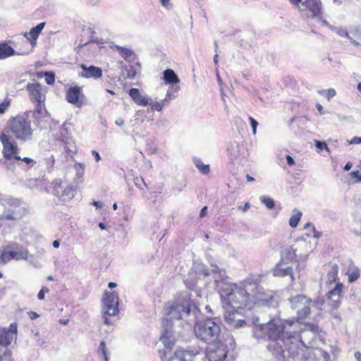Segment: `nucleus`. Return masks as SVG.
I'll use <instances>...</instances> for the list:
<instances>
[{"mask_svg":"<svg viewBox=\"0 0 361 361\" xmlns=\"http://www.w3.org/2000/svg\"><path fill=\"white\" fill-rule=\"evenodd\" d=\"M257 288L252 277H247L239 283H223L219 294L224 304L234 310H252V291Z\"/></svg>","mask_w":361,"mask_h":361,"instance_id":"1","label":"nucleus"},{"mask_svg":"<svg viewBox=\"0 0 361 361\" xmlns=\"http://www.w3.org/2000/svg\"><path fill=\"white\" fill-rule=\"evenodd\" d=\"M193 331L200 341L206 343H213L218 339L221 328L213 319L206 318L195 322Z\"/></svg>","mask_w":361,"mask_h":361,"instance_id":"2","label":"nucleus"},{"mask_svg":"<svg viewBox=\"0 0 361 361\" xmlns=\"http://www.w3.org/2000/svg\"><path fill=\"white\" fill-rule=\"evenodd\" d=\"M8 128L17 140L27 142L32 139L33 130L31 121L25 116L17 115L10 118Z\"/></svg>","mask_w":361,"mask_h":361,"instance_id":"3","label":"nucleus"},{"mask_svg":"<svg viewBox=\"0 0 361 361\" xmlns=\"http://www.w3.org/2000/svg\"><path fill=\"white\" fill-rule=\"evenodd\" d=\"M290 302L291 307L298 310L296 322H302L310 314L311 299L303 295H298L291 298Z\"/></svg>","mask_w":361,"mask_h":361,"instance_id":"4","label":"nucleus"},{"mask_svg":"<svg viewBox=\"0 0 361 361\" xmlns=\"http://www.w3.org/2000/svg\"><path fill=\"white\" fill-rule=\"evenodd\" d=\"M104 306V324L109 325L111 322L107 316H115L118 313V295L115 291H105L102 298Z\"/></svg>","mask_w":361,"mask_h":361,"instance_id":"5","label":"nucleus"},{"mask_svg":"<svg viewBox=\"0 0 361 361\" xmlns=\"http://www.w3.org/2000/svg\"><path fill=\"white\" fill-rule=\"evenodd\" d=\"M190 309L184 303L175 301L171 303H167L164 307L165 319L164 322L168 325L169 322L173 320H179L182 319L183 314H189Z\"/></svg>","mask_w":361,"mask_h":361,"instance_id":"6","label":"nucleus"},{"mask_svg":"<svg viewBox=\"0 0 361 361\" xmlns=\"http://www.w3.org/2000/svg\"><path fill=\"white\" fill-rule=\"evenodd\" d=\"M0 141L3 146V157L6 160L21 159V157L18 156L19 148L16 142L9 135L1 133L0 134Z\"/></svg>","mask_w":361,"mask_h":361,"instance_id":"7","label":"nucleus"},{"mask_svg":"<svg viewBox=\"0 0 361 361\" xmlns=\"http://www.w3.org/2000/svg\"><path fill=\"white\" fill-rule=\"evenodd\" d=\"M66 100L68 103L77 108H81L86 101V97L82 87L78 85H71L66 91Z\"/></svg>","mask_w":361,"mask_h":361,"instance_id":"8","label":"nucleus"},{"mask_svg":"<svg viewBox=\"0 0 361 361\" xmlns=\"http://www.w3.org/2000/svg\"><path fill=\"white\" fill-rule=\"evenodd\" d=\"M340 37L343 39L340 40V45H342L343 50L350 51V44L361 48V32L358 30L347 31L340 29Z\"/></svg>","mask_w":361,"mask_h":361,"instance_id":"9","label":"nucleus"},{"mask_svg":"<svg viewBox=\"0 0 361 361\" xmlns=\"http://www.w3.org/2000/svg\"><path fill=\"white\" fill-rule=\"evenodd\" d=\"M254 281L257 283V288L252 291L251 297L252 298V309L255 306H267L270 307L274 301V296L262 290L259 286V280L254 279Z\"/></svg>","mask_w":361,"mask_h":361,"instance_id":"10","label":"nucleus"},{"mask_svg":"<svg viewBox=\"0 0 361 361\" xmlns=\"http://www.w3.org/2000/svg\"><path fill=\"white\" fill-rule=\"evenodd\" d=\"M27 253L20 249L18 244L13 243L4 247L1 255L0 259L3 263H7L11 259H26Z\"/></svg>","mask_w":361,"mask_h":361,"instance_id":"11","label":"nucleus"},{"mask_svg":"<svg viewBox=\"0 0 361 361\" xmlns=\"http://www.w3.org/2000/svg\"><path fill=\"white\" fill-rule=\"evenodd\" d=\"M284 329V325L281 322L276 320H271L262 327V330L267 334L269 339L272 341H277L281 338L283 335Z\"/></svg>","mask_w":361,"mask_h":361,"instance_id":"12","label":"nucleus"},{"mask_svg":"<svg viewBox=\"0 0 361 361\" xmlns=\"http://www.w3.org/2000/svg\"><path fill=\"white\" fill-rule=\"evenodd\" d=\"M227 346L221 342H216L214 346L207 350V361H224L227 356Z\"/></svg>","mask_w":361,"mask_h":361,"instance_id":"13","label":"nucleus"},{"mask_svg":"<svg viewBox=\"0 0 361 361\" xmlns=\"http://www.w3.org/2000/svg\"><path fill=\"white\" fill-rule=\"evenodd\" d=\"M169 361H207V359L198 353L178 349L175 351Z\"/></svg>","mask_w":361,"mask_h":361,"instance_id":"14","label":"nucleus"},{"mask_svg":"<svg viewBox=\"0 0 361 361\" xmlns=\"http://www.w3.org/2000/svg\"><path fill=\"white\" fill-rule=\"evenodd\" d=\"M18 326L16 323L10 324L8 329L0 327V345L7 348L16 338Z\"/></svg>","mask_w":361,"mask_h":361,"instance_id":"15","label":"nucleus"},{"mask_svg":"<svg viewBox=\"0 0 361 361\" xmlns=\"http://www.w3.org/2000/svg\"><path fill=\"white\" fill-rule=\"evenodd\" d=\"M331 284H334L333 288L326 293V298L328 300L336 302L338 299V281L337 280V270L334 268L329 273L327 285L330 286Z\"/></svg>","mask_w":361,"mask_h":361,"instance_id":"16","label":"nucleus"},{"mask_svg":"<svg viewBox=\"0 0 361 361\" xmlns=\"http://www.w3.org/2000/svg\"><path fill=\"white\" fill-rule=\"evenodd\" d=\"M300 9L309 11L312 17H319L322 14V3L320 0H304Z\"/></svg>","mask_w":361,"mask_h":361,"instance_id":"17","label":"nucleus"},{"mask_svg":"<svg viewBox=\"0 0 361 361\" xmlns=\"http://www.w3.org/2000/svg\"><path fill=\"white\" fill-rule=\"evenodd\" d=\"M80 67L82 69V72L80 73V76L83 78H93L97 80L102 78V69L99 67L92 65L87 66L83 63L80 64Z\"/></svg>","mask_w":361,"mask_h":361,"instance_id":"18","label":"nucleus"},{"mask_svg":"<svg viewBox=\"0 0 361 361\" xmlns=\"http://www.w3.org/2000/svg\"><path fill=\"white\" fill-rule=\"evenodd\" d=\"M45 26V23H40L35 27H32L30 32H25L23 36L27 39V41L30 43L32 47H35L37 44V40L42 30Z\"/></svg>","mask_w":361,"mask_h":361,"instance_id":"19","label":"nucleus"},{"mask_svg":"<svg viewBox=\"0 0 361 361\" xmlns=\"http://www.w3.org/2000/svg\"><path fill=\"white\" fill-rule=\"evenodd\" d=\"M286 264L279 262L273 269V275L276 277H285L290 276L293 279V272L292 267H284Z\"/></svg>","mask_w":361,"mask_h":361,"instance_id":"20","label":"nucleus"},{"mask_svg":"<svg viewBox=\"0 0 361 361\" xmlns=\"http://www.w3.org/2000/svg\"><path fill=\"white\" fill-rule=\"evenodd\" d=\"M26 90L28 91L30 99L32 102L42 99V87L39 83H28L26 85Z\"/></svg>","mask_w":361,"mask_h":361,"instance_id":"21","label":"nucleus"},{"mask_svg":"<svg viewBox=\"0 0 361 361\" xmlns=\"http://www.w3.org/2000/svg\"><path fill=\"white\" fill-rule=\"evenodd\" d=\"M295 261H296L295 250L290 246L282 247L281 250V259L279 262L288 264Z\"/></svg>","mask_w":361,"mask_h":361,"instance_id":"22","label":"nucleus"},{"mask_svg":"<svg viewBox=\"0 0 361 361\" xmlns=\"http://www.w3.org/2000/svg\"><path fill=\"white\" fill-rule=\"evenodd\" d=\"M129 95L138 106H145L149 104V99L147 97H142L137 88H131L129 90Z\"/></svg>","mask_w":361,"mask_h":361,"instance_id":"23","label":"nucleus"},{"mask_svg":"<svg viewBox=\"0 0 361 361\" xmlns=\"http://www.w3.org/2000/svg\"><path fill=\"white\" fill-rule=\"evenodd\" d=\"M16 54L15 50L6 42L0 43V60L6 59Z\"/></svg>","mask_w":361,"mask_h":361,"instance_id":"24","label":"nucleus"},{"mask_svg":"<svg viewBox=\"0 0 361 361\" xmlns=\"http://www.w3.org/2000/svg\"><path fill=\"white\" fill-rule=\"evenodd\" d=\"M345 275L348 276V280L350 283H353L358 279L360 277V271L357 267L355 266L351 262L345 271Z\"/></svg>","mask_w":361,"mask_h":361,"instance_id":"25","label":"nucleus"},{"mask_svg":"<svg viewBox=\"0 0 361 361\" xmlns=\"http://www.w3.org/2000/svg\"><path fill=\"white\" fill-rule=\"evenodd\" d=\"M164 80L166 84H177L180 82V80L172 69H166L164 71Z\"/></svg>","mask_w":361,"mask_h":361,"instance_id":"26","label":"nucleus"},{"mask_svg":"<svg viewBox=\"0 0 361 361\" xmlns=\"http://www.w3.org/2000/svg\"><path fill=\"white\" fill-rule=\"evenodd\" d=\"M73 197L74 192L73 187L71 185H66L58 197L61 201L65 202L72 200Z\"/></svg>","mask_w":361,"mask_h":361,"instance_id":"27","label":"nucleus"},{"mask_svg":"<svg viewBox=\"0 0 361 361\" xmlns=\"http://www.w3.org/2000/svg\"><path fill=\"white\" fill-rule=\"evenodd\" d=\"M160 340L163 343L165 348L169 350H171L174 345V341L171 338V336L168 331H164V333L161 335Z\"/></svg>","mask_w":361,"mask_h":361,"instance_id":"28","label":"nucleus"},{"mask_svg":"<svg viewBox=\"0 0 361 361\" xmlns=\"http://www.w3.org/2000/svg\"><path fill=\"white\" fill-rule=\"evenodd\" d=\"M293 212L294 214L290 216L289 219V225L291 228L297 227L302 217L301 212L295 210Z\"/></svg>","mask_w":361,"mask_h":361,"instance_id":"29","label":"nucleus"},{"mask_svg":"<svg viewBox=\"0 0 361 361\" xmlns=\"http://www.w3.org/2000/svg\"><path fill=\"white\" fill-rule=\"evenodd\" d=\"M66 185H63V183L61 180H55L52 182V190L54 194L59 197L62 190L64 188Z\"/></svg>","mask_w":361,"mask_h":361,"instance_id":"30","label":"nucleus"},{"mask_svg":"<svg viewBox=\"0 0 361 361\" xmlns=\"http://www.w3.org/2000/svg\"><path fill=\"white\" fill-rule=\"evenodd\" d=\"M195 164L199 171L203 174H208L210 171V167L208 164H204L200 159L195 161Z\"/></svg>","mask_w":361,"mask_h":361,"instance_id":"31","label":"nucleus"},{"mask_svg":"<svg viewBox=\"0 0 361 361\" xmlns=\"http://www.w3.org/2000/svg\"><path fill=\"white\" fill-rule=\"evenodd\" d=\"M349 184L356 183L361 181V173L359 171H353L350 174Z\"/></svg>","mask_w":361,"mask_h":361,"instance_id":"32","label":"nucleus"},{"mask_svg":"<svg viewBox=\"0 0 361 361\" xmlns=\"http://www.w3.org/2000/svg\"><path fill=\"white\" fill-rule=\"evenodd\" d=\"M260 200L269 209H272L275 207V203H274V200H272L269 197L262 196L260 198Z\"/></svg>","mask_w":361,"mask_h":361,"instance_id":"33","label":"nucleus"},{"mask_svg":"<svg viewBox=\"0 0 361 361\" xmlns=\"http://www.w3.org/2000/svg\"><path fill=\"white\" fill-rule=\"evenodd\" d=\"M319 93L326 97L328 100L336 94V92L334 89L322 90L319 91Z\"/></svg>","mask_w":361,"mask_h":361,"instance_id":"34","label":"nucleus"},{"mask_svg":"<svg viewBox=\"0 0 361 361\" xmlns=\"http://www.w3.org/2000/svg\"><path fill=\"white\" fill-rule=\"evenodd\" d=\"M98 352H99V353H100L102 355L104 361H109V359L107 357L105 341H102L100 342Z\"/></svg>","mask_w":361,"mask_h":361,"instance_id":"35","label":"nucleus"},{"mask_svg":"<svg viewBox=\"0 0 361 361\" xmlns=\"http://www.w3.org/2000/svg\"><path fill=\"white\" fill-rule=\"evenodd\" d=\"M165 104V100H161L160 102H152L149 103V104L151 106V108L152 110H156L157 111H161L163 109V107Z\"/></svg>","mask_w":361,"mask_h":361,"instance_id":"36","label":"nucleus"},{"mask_svg":"<svg viewBox=\"0 0 361 361\" xmlns=\"http://www.w3.org/2000/svg\"><path fill=\"white\" fill-rule=\"evenodd\" d=\"M45 81L48 85H53L55 82V75L52 72H45L44 74Z\"/></svg>","mask_w":361,"mask_h":361,"instance_id":"37","label":"nucleus"},{"mask_svg":"<svg viewBox=\"0 0 361 361\" xmlns=\"http://www.w3.org/2000/svg\"><path fill=\"white\" fill-rule=\"evenodd\" d=\"M11 104V99L6 98L0 104V115L4 114Z\"/></svg>","mask_w":361,"mask_h":361,"instance_id":"38","label":"nucleus"},{"mask_svg":"<svg viewBox=\"0 0 361 361\" xmlns=\"http://www.w3.org/2000/svg\"><path fill=\"white\" fill-rule=\"evenodd\" d=\"M116 49L119 52V54H121L126 59L130 56L132 54V51L127 48L117 46Z\"/></svg>","mask_w":361,"mask_h":361,"instance_id":"39","label":"nucleus"},{"mask_svg":"<svg viewBox=\"0 0 361 361\" xmlns=\"http://www.w3.org/2000/svg\"><path fill=\"white\" fill-rule=\"evenodd\" d=\"M42 100L41 99L40 101L39 102H34L35 103V111L37 114H42V110H43V104H42Z\"/></svg>","mask_w":361,"mask_h":361,"instance_id":"40","label":"nucleus"},{"mask_svg":"<svg viewBox=\"0 0 361 361\" xmlns=\"http://www.w3.org/2000/svg\"><path fill=\"white\" fill-rule=\"evenodd\" d=\"M20 160L23 161V162H25L30 168L32 167L36 164V161L30 157L21 158Z\"/></svg>","mask_w":361,"mask_h":361,"instance_id":"41","label":"nucleus"},{"mask_svg":"<svg viewBox=\"0 0 361 361\" xmlns=\"http://www.w3.org/2000/svg\"><path fill=\"white\" fill-rule=\"evenodd\" d=\"M249 121H250V124L252 126L253 133L255 134L256 133L257 127L258 126V122L255 119H254L252 117H251V116L249 117Z\"/></svg>","mask_w":361,"mask_h":361,"instance_id":"42","label":"nucleus"},{"mask_svg":"<svg viewBox=\"0 0 361 361\" xmlns=\"http://www.w3.org/2000/svg\"><path fill=\"white\" fill-rule=\"evenodd\" d=\"M315 145L320 150L327 149V145L324 142L316 141Z\"/></svg>","mask_w":361,"mask_h":361,"instance_id":"43","label":"nucleus"},{"mask_svg":"<svg viewBox=\"0 0 361 361\" xmlns=\"http://www.w3.org/2000/svg\"><path fill=\"white\" fill-rule=\"evenodd\" d=\"M350 145H357L361 143V137H353L349 142Z\"/></svg>","mask_w":361,"mask_h":361,"instance_id":"44","label":"nucleus"},{"mask_svg":"<svg viewBox=\"0 0 361 361\" xmlns=\"http://www.w3.org/2000/svg\"><path fill=\"white\" fill-rule=\"evenodd\" d=\"M305 326H306V329H308L313 332H317L318 330V326L313 324H307L305 325Z\"/></svg>","mask_w":361,"mask_h":361,"instance_id":"45","label":"nucleus"},{"mask_svg":"<svg viewBox=\"0 0 361 361\" xmlns=\"http://www.w3.org/2000/svg\"><path fill=\"white\" fill-rule=\"evenodd\" d=\"M29 317L33 320L39 317V314L34 311H30L28 312Z\"/></svg>","mask_w":361,"mask_h":361,"instance_id":"46","label":"nucleus"},{"mask_svg":"<svg viewBox=\"0 0 361 361\" xmlns=\"http://www.w3.org/2000/svg\"><path fill=\"white\" fill-rule=\"evenodd\" d=\"M11 355V352L6 349L4 351L3 355H0V361H3L4 357H7V356L10 357Z\"/></svg>","mask_w":361,"mask_h":361,"instance_id":"47","label":"nucleus"},{"mask_svg":"<svg viewBox=\"0 0 361 361\" xmlns=\"http://www.w3.org/2000/svg\"><path fill=\"white\" fill-rule=\"evenodd\" d=\"M286 160H287V163H288V166H293L295 164V161L291 156L287 155Z\"/></svg>","mask_w":361,"mask_h":361,"instance_id":"48","label":"nucleus"},{"mask_svg":"<svg viewBox=\"0 0 361 361\" xmlns=\"http://www.w3.org/2000/svg\"><path fill=\"white\" fill-rule=\"evenodd\" d=\"M92 154L94 157L96 161L98 162L99 161H100V159H101L100 155L97 151L92 150Z\"/></svg>","mask_w":361,"mask_h":361,"instance_id":"49","label":"nucleus"},{"mask_svg":"<svg viewBox=\"0 0 361 361\" xmlns=\"http://www.w3.org/2000/svg\"><path fill=\"white\" fill-rule=\"evenodd\" d=\"M207 207L204 206L200 211V217L203 218L207 214Z\"/></svg>","mask_w":361,"mask_h":361,"instance_id":"50","label":"nucleus"},{"mask_svg":"<svg viewBox=\"0 0 361 361\" xmlns=\"http://www.w3.org/2000/svg\"><path fill=\"white\" fill-rule=\"evenodd\" d=\"M250 207V204L246 202L243 207H239L238 209L243 210V212H246Z\"/></svg>","mask_w":361,"mask_h":361,"instance_id":"51","label":"nucleus"},{"mask_svg":"<svg viewBox=\"0 0 361 361\" xmlns=\"http://www.w3.org/2000/svg\"><path fill=\"white\" fill-rule=\"evenodd\" d=\"M354 357L357 361H361V353L359 351H356L354 353Z\"/></svg>","mask_w":361,"mask_h":361,"instance_id":"52","label":"nucleus"},{"mask_svg":"<svg viewBox=\"0 0 361 361\" xmlns=\"http://www.w3.org/2000/svg\"><path fill=\"white\" fill-rule=\"evenodd\" d=\"M37 298L39 300H43L44 298V290L42 289L37 294Z\"/></svg>","mask_w":361,"mask_h":361,"instance_id":"53","label":"nucleus"},{"mask_svg":"<svg viewBox=\"0 0 361 361\" xmlns=\"http://www.w3.org/2000/svg\"><path fill=\"white\" fill-rule=\"evenodd\" d=\"M293 4L298 6L299 8L300 7V4H302V0H289Z\"/></svg>","mask_w":361,"mask_h":361,"instance_id":"54","label":"nucleus"},{"mask_svg":"<svg viewBox=\"0 0 361 361\" xmlns=\"http://www.w3.org/2000/svg\"><path fill=\"white\" fill-rule=\"evenodd\" d=\"M160 2L163 6L166 7L169 4L170 0H160Z\"/></svg>","mask_w":361,"mask_h":361,"instance_id":"55","label":"nucleus"},{"mask_svg":"<svg viewBox=\"0 0 361 361\" xmlns=\"http://www.w3.org/2000/svg\"><path fill=\"white\" fill-rule=\"evenodd\" d=\"M352 166H353L352 163H350V162H348V163L345 165V166H344V169H345V171H348V170H350V169L352 168Z\"/></svg>","mask_w":361,"mask_h":361,"instance_id":"56","label":"nucleus"},{"mask_svg":"<svg viewBox=\"0 0 361 361\" xmlns=\"http://www.w3.org/2000/svg\"><path fill=\"white\" fill-rule=\"evenodd\" d=\"M117 286V284L114 282H110L108 284V287L111 289L114 288Z\"/></svg>","mask_w":361,"mask_h":361,"instance_id":"57","label":"nucleus"},{"mask_svg":"<svg viewBox=\"0 0 361 361\" xmlns=\"http://www.w3.org/2000/svg\"><path fill=\"white\" fill-rule=\"evenodd\" d=\"M69 322L68 319H60L59 323L63 325H67Z\"/></svg>","mask_w":361,"mask_h":361,"instance_id":"58","label":"nucleus"},{"mask_svg":"<svg viewBox=\"0 0 361 361\" xmlns=\"http://www.w3.org/2000/svg\"><path fill=\"white\" fill-rule=\"evenodd\" d=\"M54 247L58 248L59 247L60 243L59 240H54L52 243Z\"/></svg>","mask_w":361,"mask_h":361,"instance_id":"59","label":"nucleus"},{"mask_svg":"<svg viewBox=\"0 0 361 361\" xmlns=\"http://www.w3.org/2000/svg\"><path fill=\"white\" fill-rule=\"evenodd\" d=\"M246 178H247V180L249 181V182H252V181H253L255 180L254 178H252L250 175H247L246 176Z\"/></svg>","mask_w":361,"mask_h":361,"instance_id":"60","label":"nucleus"},{"mask_svg":"<svg viewBox=\"0 0 361 361\" xmlns=\"http://www.w3.org/2000/svg\"><path fill=\"white\" fill-rule=\"evenodd\" d=\"M317 108L318 111H319L321 114H322V105H321L320 104H317Z\"/></svg>","mask_w":361,"mask_h":361,"instance_id":"61","label":"nucleus"},{"mask_svg":"<svg viewBox=\"0 0 361 361\" xmlns=\"http://www.w3.org/2000/svg\"><path fill=\"white\" fill-rule=\"evenodd\" d=\"M307 227H312L313 229L314 228V226L310 224V223H307L305 225V228H307Z\"/></svg>","mask_w":361,"mask_h":361,"instance_id":"62","label":"nucleus"},{"mask_svg":"<svg viewBox=\"0 0 361 361\" xmlns=\"http://www.w3.org/2000/svg\"><path fill=\"white\" fill-rule=\"evenodd\" d=\"M116 123L118 126H121V125H123V120H121V119H120V120H118V121H116Z\"/></svg>","mask_w":361,"mask_h":361,"instance_id":"63","label":"nucleus"},{"mask_svg":"<svg viewBox=\"0 0 361 361\" xmlns=\"http://www.w3.org/2000/svg\"><path fill=\"white\" fill-rule=\"evenodd\" d=\"M357 90L360 92H361V82H360L358 85H357Z\"/></svg>","mask_w":361,"mask_h":361,"instance_id":"64","label":"nucleus"}]
</instances>
